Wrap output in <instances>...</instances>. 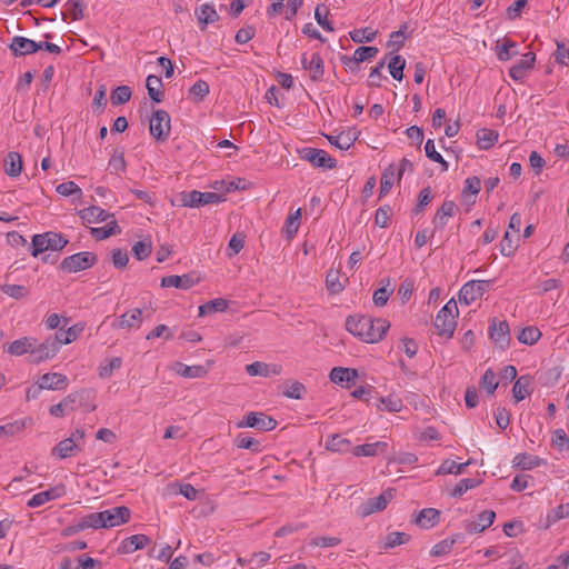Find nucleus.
I'll return each instance as SVG.
<instances>
[{
  "instance_id": "1",
  "label": "nucleus",
  "mask_w": 569,
  "mask_h": 569,
  "mask_svg": "<svg viewBox=\"0 0 569 569\" xmlns=\"http://www.w3.org/2000/svg\"><path fill=\"white\" fill-rule=\"evenodd\" d=\"M390 328L386 319H373L369 316H349L346 320V329L365 342L380 341Z\"/></svg>"
},
{
  "instance_id": "2",
  "label": "nucleus",
  "mask_w": 569,
  "mask_h": 569,
  "mask_svg": "<svg viewBox=\"0 0 569 569\" xmlns=\"http://www.w3.org/2000/svg\"><path fill=\"white\" fill-rule=\"evenodd\" d=\"M459 310L457 302L451 299L449 300L437 313L435 319V328L437 333L441 337L451 338L453 336L457 317Z\"/></svg>"
},
{
  "instance_id": "3",
  "label": "nucleus",
  "mask_w": 569,
  "mask_h": 569,
  "mask_svg": "<svg viewBox=\"0 0 569 569\" xmlns=\"http://www.w3.org/2000/svg\"><path fill=\"white\" fill-rule=\"evenodd\" d=\"M68 239L59 232L47 231L34 234L31 241L30 253L32 257H38L40 253L48 250L60 251L68 244Z\"/></svg>"
},
{
  "instance_id": "4",
  "label": "nucleus",
  "mask_w": 569,
  "mask_h": 569,
  "mask_svg": "<svg viewBox=\"0 0 569 569\" xmlns=\"http://www.w3.org/2000/svg\"><path fill=\"white\" fill-rule=\"evenodd\" d=\"M97 261L98 257L94 252L82 251L66 257L60 263V269L69 273H74L91 268Z\"/></svg>"
},
{
  "instance_id": "5",
  "label": "nucleus",
  "mask_w": 569,
  "mask_h": 569,
  "mask_svg": "<svg viewBox=\"0 0 569 569\" xmlns=\"http://www.w3.org/2000/svg\"><path fill=\"white\" fill-rule=\"evenodd\" d=\"M222 194L216 192H200L197 190L184 191L180 193L182 206L190 208H199L206 204H214L223 201Z\"/></svg>"
},
{
  "instance_id": "6",
  "label": "nucleus",
  "mask_w": 569,
  "mask_h": 569,
  "mask_svg": "<svg viewBox=\"0 0 569 569\" xmlns=\"http://www.w3.org/2000/svg\"><path fill=\"white\" fill-rule=\"evenodd\" d=\"M150 134L158 141H166L170 134V116L166 110H156L149 123Z\"/></svg>"
},
{
  "instance_id": "7",
  "label": "nucleus",
  "mask_w": 569,
  "mask_h": 569,
  "mask_svg": "<svg viewBox=\"0 0 569 569\" xmlns=\"http://www.w3.org/2000/svg\"><path fill=\"white\" fill-rule=\"evenodd\" d=\"M237 427L271 431L277 427V421L264 412L250 411L237 423Z\"/></svg>"
},
{
  "instance_id": "8",
  "label": "nucleus",
  "mask_w": 569,
  "mask_h": 569,
  "mask_svg": "<svg viewBox=\"0 0 569 569\" xmlns=\"http://www.w3.org/2000/svg\"><path fill=\"white\" fill-rule=\"evenodd\" d=\"M301 159L309 161L316 168L333 169L337 166L335 158L327 151L317 148H303L300 151Z\"/></svg>"
},
{
  "instance_id": "9",
  "label": "nucleus",
  "mask_w": 569,
  "mask_h": 569,
  "mask_svg": "<svg viewBox=\"0 0 569 569\" xmlns=\"http://www.w3.org/2000/svg\"><path fill=\"white\" fill-rule=\"evenodd\" d=\"M489 286L490 281L487 280L468 281L459 291V301L467 306L475 302L488 290Z\"/></svg>"
},
{
  "instance_id": "10",
  "label": "nucleus",
  "mask_w": 569,
  "mask_h": 569,
  "mask_svg": "<svg viewBox=\"0 0 569 569\" xmlns=\"http://www.w3.org/2000/svg\"><path fill=\"white\" fill-rule=\"evenodd\" d=\"M396 490L388 488L380 496L368 499L360 507V515L367 517L371 513L386 509L388 503L395 498Z\"/></svg>"
},
{
  "instance_id": "11",
  "label": "nucleus",
  "mask_w": 569,
  "mask_h": 569,
  "mask_svg": "<svg viewBox=\"0 0 569 569\" xmlns=\"http://www.w3.org/2000/svg\"><path fill=\"white\" fill-rule=\"evenodd\" d=\"M59 349V343L52 336L48 337L42 343H38L37 341L34 348L32 349L31 362L40 363L51 359L58 353Z\"/></svg>"
},
{
  "instance_id": "12",
  "label": "nucleus",
  "mask_w": 569,
  "mask_h": 569,
  "mask_svg": "<svg viewBox=\"0 0 569 569\" xmlns=\"http://www.w3.org/2000/svg\"><path fill=\"white\" fill-rule=\"evenodd\" d=\"M9 48L16 57L31 54L41 50L39 42L20 36H16L11 39Z\"/></svg>"
},
{
  "instance_id": "13",
  "label": "nucleus",
  "mask_w": 569,
  "mask_h": 569,
  "mask_svg": "<svg viewBox=\"0 0 569 569\" xmlns=\"http://www.w3.org/2000/svg\"><path fill=\"white\" fill-rule=\"evenodd\" d=\"M198 281H199V278L194 277L193 273H186L182 276L172 274V276H166L161 279V287L187 290V289L192 288L194 284H197Z\"/></svg>"
},
{
  "instance_id": "14",
  "label": "nucleus",
  "mask_w": 569,
  "mask_h": 569,
  "mask_svg": "<svg viewBox=\"0 0 569 569\" xmlns=\"http://www.w3.org/2000/svg\"><path fill=\"white\" fill-rule=\"evenodd\" d=\"M535 61L536 53L531 51L525 53L522 58L509 69V76L515 81H522L526 78L527 72L533 68Z\"/></svg>"
},
{
  "instance_id": "15",
  "label": "nucleus",
  "mask_w": 569,
  "mask_h": 569,
  "mask_svg": "<svg viewBox=\"0 0 569 569\" xmlns=\"http://www.w3.org/2000/svg\"><path fill=\"white\" fill-rule=\"evenodd\" d=\"M104 528H111L126 523L130 519V509L126 506L103 510Z\"/></svg>"
},
{
  "instance_id": "16",
  "label": "nucleus",
  "mask_w": 569,
  "mask_h": 569,
  "mask_svg": "<svg viewBox=\"0 0 569 569\" xmlns=\"http://www.w3.org/2000/svg\"><path fill=\"white\" fill-rule=\"evenodd\" d=\"M489 337L495 343L499 345L501 349L507 348L510 342V329L508 322L503 320L497 325L493 321L489 327Z\"/></svg>"
},
{
  "instance_id": "17",
  "label": "nucleus",
  "mask_w": 569,
  "mask_h": 569,
  "mask_svg": "<svg viewBox=\"0 0 569 569\" xmlns=\"http://www.w3.org/2000/svg\"><path fill=\"white\" fill-rule=\"evenodd\" d=\"M37 339L33 337H23L14 340L11 343L4 346V351L11 356L20 357L26 353H30L32 358V349L34 348Z\"/></svg>"
},
{
  "instance_id": "18",
  "label": "nucleus",
  "mask_w": 569,
  "mask_h": 569,
  "mask_svg": "<svg viewBox=\"0 0 569 569\" xmlns=\"http://www.w3.org/2000/svg\"><path fill=\"white\" fill-rule=\"evenodd\" d=\"M496 519V512L493 510H483L477 515L475 521H470L466 525V530L469 533H478L489 528Z\"/></svg>"
},
{
  "instance_id": "19",
  "label": "nucleus",
  "mask_w": 569,
  "mask_h": 569,
  "mask_svg": "<svg viewBox=\"0 0 569 569\" xmlns=\"http://www.w3.org/2000/svg\"><path fill=\"white\" fill-rule=\"evenodd\" d=\"M38 381L42 389L48 390H64L68 387L67 376L58 372L44 373Z\"/></svg>"
},
{
  "instance_id": "20",
  "label": "nucleus",
  "mask_w": 569,
  "mask_h": 569,
  "mask_svg": "<svg viewBox=\"0 0 569 569\" xmlns=\"http://www.w3.org/2000/svg\"><path fill=\"white\" fill-rule=\"evenodd\" d=\"M143 311L140 308L133 309L131 312H124L112 323L113 328L130 329L139 328L142 321Z\"/></svg>"
},
{
  "instance_id": "21",
  "label": "nucleus",
  "mask_w": 569,
  "mask_h": 569,
  "mask_svg": "<svg viewBox=\"0 0 569 569\" xmlns=\"http://www.w3.org/2000/svg\"><path fill=\"white\" fill-rule=\"evenodd\" d=\"M532 378L529 375L520 376L512 387V396L516 402L523 400L532 393Z\"/></svg>"
},
{
  "instance_id": "22",
  "label": "nucleus",
  "mask_w": 569,
  "mask_h": 569,
  "mask_svg": "<svg viewBox=\"0 0 569 569\" xmlns=\"http://www.w3.org/2000/svg\"><path fill=\"white\" fill-rule=\"evenodd\" d=\"M194 13L201 30H204L208 24L217 22L220 19L214 7L209 3L201 4L196 9Z\"/></svg>"
},
{
  "instance_id": "23",
  "label": "nucleus",
  "mask_w": 569,
  "mask_h": 569,
  "mask_svg": "<svg viewBox=\"0 0 569 569\" xmlns=\"http://www.w3.org/2000/svg\"><path fill=\"white\" fill-rule=\"evenodd\" d=\"M457 210V206L452 200H445L435 214L433 224L436 229L442 230L447 224V219L452 217Z\"/></svg>"
},
{
  "instance_id": "24",
  "label": "nucleus",
  "mask_w": 569,
  "mask_h": 569,
  "mask_svg": "<svg viewBox=\"0 0 569 569\" xmlns=\"http://www.w3.org/2000/svg\"><path fill=\"white\" fill-rule=\"evenodd\" d=\"M79 217L88 223L107 221L112 214L97 206L83 208L78 212Z\"/></svg>"
},
{
  "instance_id": "25",
  "label": "nucleus",
  "mask_w": 569,
  "mask_h": 569,
  "mask_svg": "<svg viewBox=\"0 0 569 569\" xmlns=\"http://www.w3.org/2000/svg\"><path fill=\"white\" fill-rule=\"evenodd\" d=\"M388 445L385 441H376L373 443H365L352 447V453L356 457H375L379 451H385Z\"/></svg>"
},
{
  "instance_id": "26",
  "label": "nucleus",
  "mask_w": 569,
  "mask_h": 569,
  "mask_svg": "<svg viewBox=\"0 0 569 569\" xmlns=\"http://www.w3.org/2000/svg\"><path fill=\"white\" fill-rule=\"evenodd\" d=\"M545 463L546 460L527 452L518 453L513 458V466L520 468L521 470H531Z\"/></svg>"
},
{
  "instance_id": "27",
  "label": "nucleus",
  "mask_w": 569,
  "mask_h": 569,
  "mask_svg": "<svg viewBox=\"0 0 569 569\" xmlns=\"http://www.w3.org/2000/svg\"><path fill=\"white\" fill-rule=\"evenodd\" d=\"M22 157L19 152L10 151L4 159V172L9 177H18L22 171Z\"/></svg>"
},
{
  "instance_id": "28",
  "label": "nucleus",
  "mask_w": 569,
  "mask_h": 569,
  "mask_svg": "<svg viewBox=\"0 0 569 569\" xmlns=\"http://www.w3.org/2000/svg\"><path fill=\"white\" fill-rule=\"evenodd\" d=\"M329 378L333 383L353 382L358 378V371L352 368L335 367Z\"/></svg>"
},
{
  "instance_id": "29",
  "label": "nucleus",
  "mask_w": 569,
  "mask_h": 569,
  "mask_svg": "<svg viewBox=\"0 0 569 569\" xmlns=\"http://www.w3.org/2000/svg\"><path fill=\"white\" fill-rule=\"evenodd\" d=\"M307 70L309 71V77L313 82H319L322 80L325 74V64L321 56L318 52L311 54Z\"/></svg>"
},
{
  "instance_id": "30",
  "label": "nucleus",
  "mask_w": 569,
  "mask_h": 569,
  "mask_svg": "<svg viewBox=\"0 0 569 569\" xmlns=\"http://www.w3.org/2000/svg\"><path fill=\"white\" fill-rule=\"evenodd\" d=\"M31 422L30 418L14 420L0 426V439L13 437L22 432L27 425Z\"/></svg>"
},
{
  "instance_id": "31",
  "label": "nucleus",
  "mask_w": 569,
  "mask_h": 569,
  "mask_svg": "<svg viewBox=\"0 0 569 569\" xmlns=\"http://www.w3.org/2000/svg\"><path fill=\"white\" fill-rule=\"evenodd\" d=\"M440 518V511L435 508L422 509L416 518V522L421 528H432Z\"/></svg>"
},
{
  "instance_id": "32",
  "label": "nucleus",
  "mask_w": 569,
  "mask_h": 569,
  "mask_svg": "<svg viewBox=\"0 0 569 569\" xmlns=\"http://www.w3.org/2000/svg\"><path fill=\"white\" fill-rule=\"evenodd\" d=\"M162 80L160 77L150 74L146 80V88L148 90V94L153 102H161L163 100Z\"/></svg>"
},
{
  "instance_id": "33",
  "label": "nucleus",
  "mask_w": 569,
  "mask_h": 569,
  "mask_svg": "<svg viewBox=\"0 0 569 569\" xmlns=\"http://www.w3.org/2000/svg\"><path fill=\"white\" fill-rule=\"evenodd\" d=\"M149 542L150 539L146 535H133L121 542V549L122 552L131 553L144 548Z\"/></svg>"
},
{
  "instance_id": "34",
  "label": "nucleus",
  "mask_w": 569,
  "mask_h": 569,
  "mask_svg": "<svg viewBox=\"0 0 569 569\" xmlns=\"http://www.w3.org/2000/svg\"><path fill=\"white\" fill-rule=\"evenodd\" d=\"M326 448L333 452L346 453L352 450L351 441L341 435H332L326 442Z\"/></svg>"
},
{
  "instance_id": "35",
  "label": "nucleus",
  "mask_w": 569,
  "mask_h": 569,
  "mask_svg": "<svg viewBox=\"0 0 569 569\" xmlns=\"http://www.w3.org/2000/svg\"><path fill=\"white\" fill-rule=\"evenodd\" d=\"M74 450H82V448L80 445L73 443L72 439L66 438L52 448L51 453L60 459H66L71 457Z\"/></svg>"
},
{
  "instance_id": "36",
  "label": "nucleus",
  "mask_w": 569,
  "mask_h": 569,
  "mask_svg": "<svg viewBox=\"0 0 569 569\" xmlns=\"http://www.w3.org/2000/svg\"><path fill=\"white\" fill-rule=\"evenodd\" d=\"M121 230L117 220H111L106 227L90 228V233L96 240H104L111 236L120 233Z\"/></svg>"
},
{
  "instance_id": "37",
  "label": "nucleus",
  "mask_w": 569,
  "mask_h": 569,
  "mask_svg": "<svg viewBox=\"0 0 569 569\" xmlns=\"http://www.w3.org/2000/svg\"><path fill=\"white\" fill-rule=\"evenodd\" d=\"M402 407L401 398L393 393L379 398V403L377 405L378 410L388 412H400Z\"/></svg>"
},
{
  "instance_id": "38",
  "label": "nucleus",
  "mask_w": 569,
  "mask_h": 569,
  "mask_svg": "<svg viewBox=\"0 0 569 569\" xmlns=\"http://www.w3.org/2000/svg\"><path fill=\"white\" fill-rule=\"evenodd\" d=\"M82 398L91 399L92 390L82 389L80 391L72 392L61 400L68 410H74L78 406H82Z\"/></svg>"
},
{
  "instance_id": "39",
  "label": "nucleus",
  "mask_w": 569,
  "mask_h": 569,
  "mask_svg": "<svg viewBox=\"0 0 569 569\" xmlns=\"http://www.w3.org/2000/svg\"><path fill=\"white\" fill-rule=\"evenodd\" d=\"M498 137L497 131L482 128L477 131V143L480 149L487 150L497 142Z\"/></svg>"
},
{
  "instance_id": "40",
  "label": "nucleus",
  "mask_w": 569,
  "mask_h": 569,
  "mask_svg": "<svg viewBox=\"0 0 569 569\" xmlns=\"http://www.w3.org/2000/svg\"><path fill=\"white\" fill-rule=\"evenodd\" d=\"M397 168L395 164H389L382 172L380 179L379 198L385 197L393 186Z\"/></svg>"
},
{
  "instance_id": "41",
  "label": "nucleus",
  "mask_w": 569,
  "mask_h": 569,
  "mask_svg": "<svg viewBox=\"0 0 569 569\" xmlns=\"http://www.w3.org/2000/svg\"><path fill=\"white\" fill-rule=\"evenodd\" d=\"M176 372L184 378H202L207 375V369L203 366H187L177 362Z\"/></svg>"
},
{
  "instance_id": "42",
  "label": "nucleus",
  "mask_w": 569,
  "mask_h": 569,
  "mask_svg": "<svg viewBox=\"0 0 569 569\" xmlns=\"http://www.w3.org/2000/svg\"><path fill=\"white\" fill-rule=\"evenodd\" d=\"M300 218H301V209L296 210L293 213H290L286 221L284 226L282 228V232L286 234L288 239L292 238L300 226Z\"/></svg>"
},
{
  "instance_id": "43",
  "label": "nucleus",
  "mask_w": 569,
  "mask_h": 569,
  "mask_svg": "<svg viewBox=\"0 0 569 569\" xmlns=\"http://www.w3.org/2000/svg\"><path fill=\"white\" fill-rule=\"evenodd\" d=\"M227 307V300L221 298L213 299L199 307V316L202 317L214 312H221L224 311Z\"/></svg>"
},
{
  "instance_id": "44",
  "label": "nucleus",
  "mask_w": 569,
  "mask_h": 569,
  "mask_svg": "<svg viewBox=\"0 0 569 569\" xmlns=\"http://www.w3.org/2000/svg\"><path fill=\"white\" fill-rule=\"evenodd\" d=\"M470 463V461L457 463L453 460L447 459L440 465L437 475H461Z\"/></svg>"
},
{
  "instance_id": "45",
  "label": "nucleus",
  "mask_w": 569,
  "mask_h": 569,
  "mask_svg": "<svg viewBox=\"0 0 569 569\" xmlns=\"http://www.w3.org/2000/svg\"><path fill=\"white\" fill-rule=\"evenodd\" d=\"M122 365V359L120 357H114L108 360H104L100 363L98 370H99V377L102 379L109 378L112 376L114 370L119 369Z\"/></svg>"
},
{
  "instance_id": "46",
  "label": "nucleus",
  "mask_w": 569,
  "mask_h": 569,
  "mask_svg": "<svg viewBox=\"0 0 569 569\" xmlns=\"http://www.w3.org/2000/svg\"><path fill=\"white\" fill-rule=\"evenodd\" d=\"M81 329H78L77 326H72L67 330H59L52 337L59 343V347L62 345H69L73 342L80 332Z\"/></svg>"
},
{
  "instance_id": "47",
  "label": "nucleus",
  "mask_w": 569,
  "mask_h": 569,
  "mask_svg": "<svg viewBox=\"0 0 569 569\" xmlns=\"http://www.w3.org/2000/svg\"><path fill=\"white\" fill-rule=\"evenodd\" d=\"M132 96L131 88L129 86H119L112 90L110 99L113 106H120L130 100Z\"/></svg>"
},
{
  "instance_id": "48",
  "label": "nucleus",
  "mask_w": 569,
  "mask_h": 569,
  "mask_svg": "<svg viewBox=\"0 0 569 569\" xmlns=\"http://www.w3.org/2000/svg\"><path fill=\"white\" fill-rule=\"evenodd\" d=\"M481 483L480 480L475 478L461 479L451 491V497L459 498L465 495L469 489H473Z\"/></svg>"
},
{
  "instance_id": "49",
  "label": "nucleus",
  "mask_w": 569,
  "mask_h": 569,
  "mask_svg": "<svg viewBox=\"0 0 569 569\" xmlns=\"http://www.w3.org/2000/svg\"><path fill=\"white\" fill-rule=\"evenodd\" d=\"M329 142L341 150H348L353 142L357 140L356 136H351L350 133L341 132L338 136H328Z\"/></svg>"
},
{
  "instance_id": "50",
  "label": "nucleus",
  "mask_w": 569,
  "mask_h": 569,
  "mask_svg": "<svg viewBox=\"0 0 569 569\" xmlns=\"http://www.w3.org/2000/svg\"><path fill=\"white\" fill-rule=\"evenodd\" d=\"M378 51L379 50L377 47H359L358 49H356L352 56V60L348 61L353 64L360 63L375 58Z\"/></svg>"
},
{
  "instance_id": "51",
  "label": "nucleus",
  "mask_w": 569,
  "mask_h": 569,
  "mask_svg": "<svg viewBox=\"0 0 569 569\" xmlns=\"http://www.w3.org/2000/svg\"><path fill=\"white\" fill-rule=\"evenodd\" d=\"M406 67V60L401 56H393L388 64L389 72L393 79L400 81L403 78V69Z\"/></svg>"
},
{
  "instance_id": "52",
  "label": "nucleus",
  "mask_w": 569,
  "mask_h": 569,
  "mask_svg": "<svg viewBox=\"0 0 569 569\" xmlns=\"http://www.w3.org/2000/svg\"><path fill=\"white\" fill-rule=\"evenodd\" d=\"M498 385L495 371L491 368L487 369L480 379V387L492 396Z\"/></svg>"
},
{
  "instance_id": "53",
  "label": "nucleus",
  "mask_w": 569,
  "mask_h": 569,
  "mask_svg": "<svg viewBox=\"0 0 569 569\" xmlns=\"http://www.w3.org/2000/svg\"><path fill=\"white\" fill-rule=\"evenodd\" d=\"M234 443L238 448L248 449L252 452L261 451V443L259 440L242 433L236 438Z\"/></svg>"
},
{
  "instance_id": "54",
  "label": "nucleus",
  "mask_w": 569,
  "mask_h": 569,
  "mask_svg": "<svg viewBox=\"0 0 569 569\" xmlns=\"http://www.w3.org/2000/svg\"><path fill=\"white\" fill-rule=\"evenodd\" d=\"M540 337H541V332L539 331V329L530 326V327L523 328L519 332L518 340H519V342H521L523 345L531 346V345L536 343Z\"/></svg>"
},
{
  "instance_id": "55",
  "label": "nucleus",
  "mask_w": 569,
  "mask_h": 569,
  "mask_svg": "<svg viewBox=\"0 0 569 569\" xmlns=\"http://www.w3.org/2000/svg\"><path fill=\"white\" fill-rule=\"evenodd\" d=\"M340 273L338 270L330 269L327 272L326 284L331 293H339L343 290L345 283L339 280Z\"/></svg>"
},
{
  "instance_id": "56",
  "label": "nucleus",
  "mask_w": 569,
  "mask_h": 569,
  "mask_svg": "<svg viewBox=\"0 0 569 569\" xmlns=\"http://www.w3.org/2000/svg\"><path fill=\"white\" fill-rule=\"evenodd\" d=\"M516 47H517L516 42H513L509 39H505L503 43L501 46L497 47L498 59L500 61H507V60L511 59L512 57L517 56L518 51L513 50V49H516Z\"/></svg>"
},
{
  "instance_id": "57",
  "label": "nucleus",
  "mask_w": 569,
  "mask_h": 569,
  "mask_svg": "<svg viewBox=\"0 0 569 569\" xmlns=\"http://www.w3.org/2000/svg\"><path fill=\"white\" fill-rule=\"evenodd\" d=\"M350 38L356 43L372 42L377 37V31H372L369 28L356 29L351 31Z\"/></svg>"
},
{
  "instance_id": "58",
  "label": "nucleus",
  "mask_w": 569,
  "mask_h": 569,
  "mask_svg": "<svg viewBox=\"0 0 569 569\" xmlns=\"http://www.w3.org/2000/svg\"><path fill=\"white\" fill-rule=\"evenodd\" d=\"M152 252L151 240L138 241L132 246V253L138 260L147 259Z\"/></svg>"
},
{
  "instance_id": "59",
  "label": "nucleus",
  "mask_w": 569,
  "mask_h": 569,
  "mask_svg": "<svg viewBox=\"0 0 569 569\" xmlns=\"http://www.w3.org/2000/svg\"><path fill=\"white\" fill-rule=\"evenodd\" d=\"M81 521H82V526L84 527V529H88V528L99 529V528L106 527V522L103 521L102 511L89 513V515L84 516L81 519Z\"/></svg>"
},
{
  "instance_id": "60",
  "label": "nucleus",
  "mask_w": 569,
  "mask_h": 569,
  "mask_svg": "<svg viewBox=\"0 0 569 569\" xmlns=\"http://www.w3.org/2000/svg\"><path fill=\"white\" fill-rule=\"evenodd\" d=\"M329 11L325 4H318L315 10V19L319 26L326 31L332 32L335 30L332 23L327 19Z\"/></svg>"
},
{
  "instance_id": "61",
  "label": "nucleus",
  "mask_w": 569,
  "mask_h": 569,
  "mask_svg": "<svg viewBox=\"0 0 569 569\" xmlns=\"http://www.w3.org/2000/svg\"><path fill=\"white\" fill-rule=\"evenodd\" d=\"M392 216V209L386 204L377 209L375 214V223L380 228H387L389 226Z\"/></svg>"
},
{
  "instance_id": "62",
  "label": "nucleus",
  "mask_w": 569,
  "mask_h": 569,
  "mask_svg": "<svg viewBox=\"0 0 569 569\" xmlns=\"http://www.w3.org/2000/svg\"><path fill=\"white\" fill-rule=\"evenodd\" d=\"M305 392L306 387L299 381H292L291 383L286 385L282 390V395L291 399H301Z\"/></svg>"
},
{
  "instance_id": "63",
  "label": "nucleus",
  "mask_w": 569,
  "mask_h": 569,
  "mask_svg": "<svg viewBox=\"0 0 569 569\" xmlns=\"http://www.w3.org/2000/svg\"><path fill=\"white\" fill-rule=\"evenodd\" d=\"M0 290L13 299H22L29 293L28 289L20 284L6 283L0 286Z\"/></svg>"
},
{
  "instance_id": "64",
  "label": "nucleus",
  "mask_w": 569,
  "mask_h": 569,
  "mask_svg": "<svg viewBox=\"0 0 569 569\" xmlns=\"http://www.w3.org/2000/svg\"><path fill=\"white\" fill-rule=\"evenodd\" d=\"M551 445L560 451L569 448V438L562 429L552 432Z\"/></svg>"
}]
</instances>
